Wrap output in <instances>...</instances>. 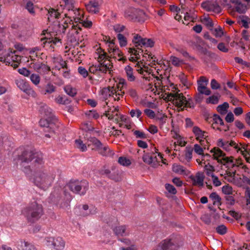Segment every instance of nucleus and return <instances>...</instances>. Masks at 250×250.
Masks as SVG:
<instances>
[{
    "mask_svg": "<svg viewBox=\"0 0 250 250\" xmlns=\"http://www.w3.org/2000/svg\"><path fill=\"white\" fill-rule=\"evenodd\" d=\"M117 39L118 40L120 45L121 47L125 46L127 45V40L126 38L123 35L120 33L117 35Z\"/></svg>",
    "mask_w": 250,
    "mask_h": 250,
    "instance_id": "50",
    "label": "nucleus"
},
{
    "mask_svg": "<svg viewBox=\"0 0 250 250\" xmlns=\"http://www.w3.org/2000/svg\"><path fill=\"white\" fill-rule=\"evenodd\" d=\"M208 146H204L200 144H196L194 145L193 150L197 154L202 155L204 154V149L206 148Z\"/></svg>",
    "mask_w": 250,
    "mask_h": 250,
    "instance_id": "46",
    "label": "nucleus"
},
{
    "mask_svg": "<svg viewBox=\"0 0 250 250\" xmlns=\"http://www.w3.org/2000/svg\"><path fill=\"white\" fill-rule=\"evenodd\" d=\"M210 157V156L209 154H203L196 159V162L199 166L204 167L205 165L209 164L208 161Z\"/></svg>",
    "mask_w": 250,
    "mask_h": 250,
    "instance_id": "36",
    "label": "nucleus"
},
{
    "mask_svg": "<svg viewBox=\"0 0 250 250\" xmlns=\"http://www.w3.org/2000/svg\"><path fill=\"white\" fill-rule=\"evenodd\" d=\"M30 79L31 81L35 85H37L39 84L40 82V77L39 75L36 74H32L30 75Z\"/></svg>",
    "mask_w": 250,
    "mask_h": 250,
    "instance_id": "53",
    "label": "nucleus"
},
{
    "mask_svg": "<svg viewBox=\"0 0 250 250\" xmlns=\"http://www.w3.org/2000/svg\"><path fill=\"white\" fill-rule=\"evenodd\" d=\"M167 98L168 101H172L179 110H183L188 104L186 98L181 93L171 92L167 95Z\"/></svg>",
    "mask_w": 250,
    "mask_h": 250,
    "instance_id": "9",
    "label": "nucleus"
},
{
    "mask_svg": "<svg viewBox=\"0 0 250 250\" xmlns=\"http://www.w3.org/2000/svg\"><path fill=\"white\" fill-rule=\"evenodd\" d=\"M222 192L226 195H231L233 193V190L231 187L229 185H225L222 187Z\"/></svg>",
    "mask_w": 250,
    "mask_h": 250,
    "instance_id": "60",
    "label": "nucleus"
},
{
    "mask_svg": "<svg viewBox=\"0 0 250 250\" xmlns=\"http://www.w3.org/2000/svg\"><path fill=\"white\" fill-rule=\"evenodd\" d=\"M100 72L109 74L112 71V64L109 60H104L99 64Z\"/></svg>",
    "mask_w": 250,
    "mask_h": 250,
    "instance_id": "28",
    "label": "nucleus"
},
{
    "mask_svg": "<svg viewBox=\"0 0 250 250\" xmlns=\"http://www.w3.org/2000/svg\"><path fill=\"white\" fill-rule=\"evenodd\" d=\"M78 24L80 25V26H83L85 28H90L92 25V22L89 20H84L83 19V21H81V22H79Z\"/></svg>",
    "mask_w": 250,
    "mask_h": 250,
    "instance_id": "58",
    "label": "nucleus"
},
{
    "mask_svg": "<svg viewBox=\"0 0 250 250\" xmlns=\"http://www.w3.org/2000/svg\"><path fill=\"white\" fill-rule=\"evenodd\" d=\"M64 4V17L59 21L57 25L49 26L46 30L43 31L45 36L43 40L44 47L46 49L53 51L55 45L61 43L60 40L55 36L58 34L64 33L66 28L73 23L78 24L83 19V11L74 6L73 0H61L60 6Z\"/></svg>",
    "mask_w": 250,
    "mask_h": 250,
    "instance_id": "1",
    "label": "nucleus"
},
{
    "mask_svg": "<svg viewBox=\"0 0 250 250\" xmlns=\"http://www.w3.org/2000/svg\"><path fill=\"white\" fill-rule=\"evenodd\" d=\"M71 28L67 34L68 40L71 43L77 44L79 41V34L81 31V28L78 24H72Z\"/></svg>",
    "mask_w": 250,
    "mask_h": 250,
    "instance_id": "17",
    "label": "nucleus"
},
{
    "mask_svg": "<svg viewBox=\"0 0 250 250\" xmlns=\"http://www.w3.org/2000/svg\"><path fill=\"white\" fill-rule=\"evenodd\" d=\"M79 73L83 78H86L88 76V72L87 70L82 66H79L78 68Z\"/></svg>",
    "mask_w": 250,
    "mask_h": 250,
    "instance_id": "63",
    "label": "nucleus"
},
{
    "mask_svg": "<svg viewBox=\"0 0 250 250\" xmlns=\"http://www.w3.org/2000/svg\"><path fill=\"white\" fill-rule=\"evenodd\" d=\"M129 113L131 117H137V118H139L142 113L139 109H135L131 110Z\"/></svg>",
    "mask_w": 250,
    "mask_h": 250,
    "instance_id": "59",
    "label": "nucleus"
},
{
    "mask_svg": "<svg viewBox=\"0 0 250 250\" xmlns=\"http://www.w3.org/2000/svg\"><path fill=\"white\" fill-rule=\"evenodd\" d=\"M126 84V82L124 79H120L116 86L109 87L108 88L109 96L112 97L114 101H119L123 98L125 94L123 90L124 85Z\"/></svg>",
    "mask_w": 250,
    "mask_h": 250,
    "instance_id": "10",
    "label": "nucleus"
},
{
    "mask_svg": "<svg viewBox=\"0 0 250 250\" xmlns=\"http://www.w3.org/2000/svg\"><path fill=\"white\" fill-rule=\"evenodd\" d=\"M225 166L229 168H233L236 167H240L244 169L246 168V166L243 164L241 158L234 159L233 157H229Z\"/></svg>",
    "mask_w": 250,
    "mask_h": 250,
    "instance_id": "23",
    "label": "nucleus"
},
{
    "mask_svg": "<svg viewBox=\"0 0 250 250\" xmlns=\"http://www.w3.org/2000/svg\"><path fill=\"white\" fill-rule=\"evenodd\" d=\"M85 114L88 119H98L100 117V114L95 110H90L87 111Z\"/></svg>",
    "mask_w": 250,
    "mask_h": 250,
    "instance_id": "40",
    "label": "nucleus"
},
{
    "mask_svg": "<svg viewBox=\"0 0 250 250\" xmlns=\"http://www.w3.org/2000/svg\"><path fill=\"white\" fill-rule=\"evenodd\" d=\"M129 52L131 55L135 56L137 59H139L141 55H143V50L140 47H139V49H138V47H137V49L130 48Z\"/></svg>",
    "mask_w": 250,
    "mask_h": 250,
    "instance_id": "48",
    "label": "nucleus"
},
{
    "mask_svg": "<svg viewBox=\"0 0 250 250\" xmlns=\"http://www.w3.org/2000/svg\"><path fill=\"white\" fill-rule=\"evenodd\" d=\"M229 107V104L225 102L222 104L218 105L217 107V110L221 114L224 115L227 113Z\"/></svg>",
    "mask_w": 250,
    "mask_h": 250,
    "instance_id": "45",
    "label": "nucleus"
},
{
    "mask_svg": "<svg viewBox=\"0 0 250 250\" xmlns=\"http://www.w3.org/2000/svg\"><path fill=\"white\" fill-rule=\"evenodd\" d=\"M121 241L129 246L127 248L121 247L120 248V250H137L136 247L134 245H131V242L129 240L125 239L121 240Z\"/></svg>",
    "mask_w": 250,
    "mask_h": 250,
    "instance_id": "43",
    "label": "nucleus"
},
{
    "mask_svg": "<svg viewBox=\"0 0 250 250\" xmlns=\"http://www.w3.org/2000/svg\"><path fill=\"white\" fill-rule=\"evenodd\" d=\"M40 111L42 117H52L51 109L46 105H44L42 106L40 110Z\"/></svg>",
    "mask_w": 250,
    "mask_h": 250,
    "instance_id": "38",
    "label": "nucleus"
},
{
    "mask_svg": "<svg viewBox=\"0 0 250 250\" xmlns=\"http://www.w3.org/2000/svg\"><path fill=\"white\" fill-rule=\"evenodd\" d=\"M87 146H92V149H100L101 148L102 144L100 141L94 137L90 138L87 141Z\"/></svg>",
    "mask_w": 250,
    "mask_h": 250,
    "instance_id": "34",
    "label": "nucleus"
},
{
    "mask_svg": "<svg viewBox=\"0 0 250 250\" xmlns=\"http://www.w3.org/2000/svg\"><path fill=\"white\" fill-rule=\"evenodd\" d=\"M236 11L239 13H244L247 9V5L240 2L235 6Z\"/></svg>",
    "mask_w": 250,
    "mask_h": 250,
    "instance_id": "49",
    "label": "nucleus"
},
{
    "mask_svg": "<svg viewBox=\"0 0 250 250\" xmlns=\"http://www.w3.org/2000/svg\"><path fill=\"white\" fill-rule=\"evenodd\" d=\"M205 170H206V174L208 176H211V175H214L213 172L214 171V167L208 164L207 165H205L204 167Z\"/></svg>",
    "mask_w": 250,
    "mask_h": 250,
    "instance_id": "52",
    "label": "nucleus"
},
{
    "mask_svg": "<svg viewBox=\"0 0 250 250\" xmlns=\"http://www.w3.org/2000/svg\"><path fill=\"white\" fill-rule=\"evenodd\" d=\"M82 128L86 131H92L93 127L90 123H84L82 125Z\"/></svg>",
    "mask_w": 250,
    "mask_h": 250,
    "instance_id": "64",
    "label": "nucleus"
},
{
    "mask_svg": "<svg viewBox=\"0 0 250 250\" xmlns=\"http://www.w3.org/2000/svg\"><path fill=\"white\" fill-rule=\"evenodd\" d=\"M40 125L45 127V132L48 133L45 134V136L50 138L58 132L60 124L56 120L53 119L52 117H42L40 121Z\"/></svg>",
    "mask_w": 250,
    "mask_h": 250,
    "instance_id": "6",
    "label": "nucleus"
},
{
    "mask_svg": "<svg viewBox=\"0 0 250 250\" xmlns=\"http://www.w3.org/2000/svg\"><path fill=\"white\" fill-rule=\"evenodd\" d=\"M35 159L32 165L30 181L39 188L44 190L51 186L55 178L53 172L48 171L44 165L42 156L38 153L25 151L21 157L22 162H27Z\"/></svg>",
    "mask_w": 250,
    "mask_h": 250,
    "instance_id": "2",
    "label": "nucleus"
},
{
    "mask_svg": "<svg viewBox=\"0 0 250 250\" xmlns=\"http://www.w3.org/2000/svg\"><path fill=\"white\" fill-rule=\"evenodd\" d=\"M217 144L227 151H234L237 153L240 152L242 146V144H237L233 141H223L221 139L218 140Z\"/></svg>",
    "mask_w": 250,
    "mask_h": 250,
    "instance_id": "12",
    "label": "nucleus"
},
{
    "mask_svg": "<svg viewBox=\"0 0 250 250\" xmlns=\"http://www.w3.org/2000/svg\"><path fill=\"white\" fill-rule=\"evenodd\" d=\"M173 246L170 239H166L162 241L158 245V248L161 250H168Z\"/></svg>",
    "mask_w": 250,
    "mask_h": 250,
    "instance_id": "37",
    "label": "nucleus"
},
{
    "mask_svg": "<svg viewBox=\"0 0 250 250\" xmlns=\"http://www.w3.org/2000/svg\"><path fill=\"white\" fill-rule=\"evenodd\" d=\"M189 178L193 186L202 187L204 185V176L202 173L198 172L194 176H190Z\"/></svg>",
    "mask_w": 250,
    "mask_h": 250,
    "instance_id": "26",
    "label": "nucleus"
},
{
    "mask_svg": "<svg viewBox=\"0 0 250 250\" xmlns=\"http://www.w3.org/2000/svg\"><path fill=\"white\" fill-rule=\"evenodd\" d=\"M216 230L217 232L219 234L224 235L227 232V229L225 226L222 225L218 226Z\"/></svg>",
    "mask_w": 250,
    "mask_h": 250,
    "instance_id": "61",
    "label": "nucleus"
},
{
    "mask_svg": "<svg viewBox=\"0 0 250 250\" xmlns=\"http://www.w3.org/2000/svg\"><path fill=\"white\" fill-rule=\"evenodd\" d=\"M202 22L208 28L213 26L212 20L208 17H205L201 20Z\"/></svg>",
    "mask_w": 250,
    "mask_h": 250,
    "instance_id": "56",
    "label": "nucleus"
},
{
    "mask_svg": "<svg viewBox=\"0 0 250 250\" xmlns=\"http://www.w3.org/2000/svg\"><path fill=\"white\" fill-rule=\"evenodd\" d=\"M108 119L113 120L116 123L123 122L127 123L129 119L125 116L119 114L118 107H113L108 110L105 114Z\"/></svg>",
    "mask_w": 250,
    "mask_h": 250,
    "instance_id": "15",
    "label": "nucleus"
},
{
    "mask_svg": "<svg viewBox=\"0 0 250 250\" xmlns=\"http://www.w3.org/2000/svg\"><path fill=\"white\" fill-rule=\"evenodd\" d=\"M65 10L64 4L63 6L57 5L56 9L54 8H50L48 10V20H52L54 19H59V17H64V11Z\"/></svg>",
    "mask_w": 250,
    "mask_h": 250,
    "instance_id": "18",
    "label": "nucleus"
},
{
    "mask_svg": "<svg viewBox=\"0 0 250 250\" xmlns=\"http://www.w3.org/2000/svg\"><path fill=\"white\" fill-rule=\"evenodd\" d=\"M144 154L142 159L145 163L150 165L151 167L156 168L160 166V162L166 165V160L163 158L162 154L158 152V150L154 147L153 150H151V155L149 153L144 151Z\"/></svg>",
    "mask_w": 250,
    "mask_h": 250,
    "instance_id": "5",
    "label": "nucleus"
},
{
    "mask_svg": "<svg viewBox=\"0 0 250 250\" xmlns=\"http://www.w3.org/2000/svg\"><path fill=\"white\" fill-rule=\"evenodd\" d=\"M201 7L203 9L208 12L215 11L219 8L218 5L216 2L209 1L203 2L201 4Z\"/></svg>",
    "mask_w": 250,
    "mask_h": 250,
    "instance_id": "29",
    "label": "nucleus"
},
{
    "mask_svg": "<svg viewBox=\"0 0 250 250\" xmlns=\"http://www.w3.org/2000/svg\"><path fill=\"white\" fill-rule=\"evenodd\" d=\"M209 198L212 201L214 205L219 206L221 205V198L216 193H211L209 195Z\"/></svg>",
    "mask_w": 250,
    "mask_h": 250,
    "instance_id": "41",
    "label": "nucleus"
},
{
    "mask_svg": "<svg viewBox=\"0 0 250 250\" xmlns=\"http://www.w3.org/2000/svg\"><path fill=\"white\" fill-rule=\"evenodd\" d=\"M240 153L247 162L250 163V145L242 144Z\"/></svg>",
    "mask_w": 250,
    "mask_h": 250,
    "instance_id": "32",
    "label": "nucleus"
},
{
    "mask_svg": "<svg viewBox=\"0 0 250 250\" xmlns=\"http://www.w3.org/2000/svg\"><path fill=\"white\" fill-rule=\"evenodd\" d=\"M23 213L29 222L33 223L42 216L43 210L41 205L34 202L23 210Z\"/></svg>",
    "mask_w": 250,
    "mask_h": 250,
    "instance_id": "4",
    "label": "nucleus"
},
{
    "mask_svg": "<svg viewBox=\"0 0 250 250\" xmlns=\"http://www.w3.org/2000/svg\"><path fill=\"white\" fill-rule=\"evenodd\" d=\"M192 131L195 139L203 146L208 145V136L207 132L202 130L197 126H194Z\"/></svg>",
    "mask_w": 250,
    "mask_h": 250,
    "instance_id": "13",
    "label": "nucleus"
},
{
    "mask_svg": "<svg viewBox=\"0 0 250 250\" xmlns=\"http://www.w3.org/2000/svg\"><path fill=\"white\" fill-rule=\"evenodd\" d=\"M118 163L124 166H128L131 164L130 161L125 157H120L118 159Z\"/></svg>",
    "mask_w": 250,
    "mask_h": 250,
    "instance_id": "55",
    "label": "nucleus"
},
{
    "mask_svg": "<svg viewBox=\"0 0 250 250\" xmlns=\"http://www.w3.org/2000/svg\"><path fill=\"white\" fill-rule=\"evenodd\" d=\"M208 82V79L203 76L201 77L197 81V90L199 94L196 98V101L198 102H201V94H205L207 96L210 95L211 91L207 87Z\"/></svg>",
    "mask_w": 250,
    "mask_h": 250,
    "instance_id": "11",
    "label": "nucleus"
},
{
    "mask_svg": "<svg viewBox=\"0 0 250 250\" xmlns=\"http://www.w3.org/2000/svg\"><path fill=\"white\" fill-rule=\"evenodd\" d=\"M75 147L81 151H85L87 150V146L81 139H77L75 141Z\"/></svg>",
    "mask_w": 250,
    "mask_h": 250,
    "instance_id": "42",
    "label": "nucleus"
},
{
    "mask_svg": "<svg viewBox=\"0 0 250 250\" xmlns=\"http://www.w3.org/2000/svg\"><path fill=\"white\" fill-rule=\"evenodd\" d=\"M170 61L173 65L176 66H179L182 64V61L175 56H171L170 58Z\"/></svg>",
    "mask_w": 250,
    "mask_h": 250,
    "instance_id": "57",
    "label": "nucleus"
},
{
    "mask_svg": "<svg viewBox=\"0 0 250 250\" xmlns=\"http://www.w3.org/2000/svg\"><path fill=\"white\" fill-rule=\"evenodd\" d=\"M219 96L212 95L206 99V103L207 104H216L219 102Z\"/></svg>",
    "mask_w": 250,
    "mask_h": 250,
    "instance_id": "47",
    "label": "nucleus"
},
{
    "mask_svg": "<svg viewBox=\"0 0 250 250\" xmlns=\"http://www.w3.org/2000/svg\"><path fill=\"white\" fill-rule=\"evenodd\" d=\"M150 64L146 65V64L144 62L140 61L137 62L135 65V67H136V71L138 73L144 75L143 79L145 81L150 82L151 79L152 80L153 78H152L150 76V74H151V76L153 78H155L156 79L157 82H155V85L153 86V85L149 83L148 87L146 88V90H150L155 95H159L163 90V87L161 85L162 82L158 76H154V74H153V69L152 67H150L148 66Z\"/></svg>",
    "mask_w": 250,
    "mask_h": 250,
    "instance_id": "3",
    "label": "nucleus"
},
{
    "mask_svg": "<svg viewBox=\"0 0 250 250\" xmlns=\"http://www.w3.org/2000/svg\"><path fill=\"white\" fill-rule=\"evenodd\" d=\"M224 122L223 120L218 115H215L213 116L212 118V123L211 127L215 130H218L220 131H227L228 130V127L224 128Z\"/></svg>",
    "mask_w": 250,
    "mask_h": 250,
    "instance_id": "22",
    "label": "nucleus"
},
{
    "mask_svg": "<svg viewBox=\"0 0 250 250\" xmlns=\"http://www.w3.org/2000/svg\"><path fill=\"white\" fill-rule=\"evenodd\" d=\"M132 42L136 47H151L154 45V42L149 39L143 38L141 36L134 34Z\"/></svg>",
    "mask_w": 250,
    "mask_h": 250,
    "instance_id": "16",
    "label": "nucleus"
},
{
    "mask_svg": "<svg viewBox=\"0 0 250 250\" xmlns=\"http://www.w3.org/2000/svg\"><path fill=\"white\" fill-rule=\"evenodd\" d=\"M210 152L212 154L214 159L216 160L218 163L225 166L229 157L225 156V153L220 148L214 147L210 150Z\"/></svg>",
    "mask_w": 250,
    "mask_h": 250,
    "instance_id": "20",
    "label": "nucleus"
},
{
    "mask_svg": "<svg viewBox=\"0 0 250 250\" xmlns=\"http://www.w3.org/2000/svg\"><path fill=\"white\" fill-rule=\"evenodd\" d=\"M17 53V51H12L11 49L5 51L0 56V61L16 68L19 66L21 61V57Z\"/></svg>",
    "mask_w": 250,
    "mask_h": 250,
    "instance_id": "7",
    "label": "nucleus"
},
{
    "mask_svg": "<svg viewBox=\"0 0 250 250\" xmlns=\"http://www.w3.org/2000/svg\"><path fill=\"white\" fill-rule=\"evenodd\" d=\"M16 84L18 87L25 93L30 95L35 93L34 90L29 86L28 83L22 79L16 80Z\"/></svg>",
    "mask_w": 250,
    "mask_h": 250,
    "instance_id": "24",
    "label": "nucleus"
},
{
    "mask_svg": "<svg viewBox=\"0 0 250 250\" xmlns=\"http://www.w3.org/2000/svg\"><path fill=\"white\" fill-rule=\"evenodd\" d=\"M102 4V0H91L85 5V6L89 13L96 14L99 12Z\"/></svg>",
    "mask_w": 250,
    "mask_h": 250,
    "instance_id": "21",
    "label": "nucleus"
},
{
    "mask_svg": "<svg viewBox=\"0 0 250 250\" xmlns=\"http://www.w3.org/2000/svg\"><path fill=\"white\" fill-rule=\"evenodd\" d=\"M65 189L69 188L71 191L81 195L85 194L88 189L89 184L86 180L70 181L65 187Z\"/></svg>",
    "mask_w": 250,
    "mask_h": 250,
    "instance_id": "8",
    "label": "nucleus"
},
{
    "mask_svg": "<svg viewBox=\"0 0 250 250\" xmlns=\"http://www.w3.org/2000/svg\"><path fill=\"white\" fill-rule=\"evenodd\" d=\"M30 67L40 73H45L50 70V67L39 62L31 63Z\"/></svg>",
    "mask_w": 250,
    "mask_h": 250,
    "instance_id": "25",
    "label": "nucleus"
},
{
    "mask_svg": "<svg viewBox=\"0 0 250 250\" xmlns=\"http://www.w3.org/2000/svg\"><path fill=\"white\" fill-rule=\"evenodd\" d=\"M96 53L97 55V59L99 62L103 61L108 60V56L104 50L101 48H98L96 50Z\"/></svg>",
    "mask_w": 250,
    "mask_h": 250,
    "instance_id": "39",
    "label": "nucleus"
},
{
    "mask_svg": "<svg viewBox=\"0 0 250 250\" xmlns=\"http://www.w3.org/2000/svg\"><path fill=\"white\" fill-rule=\"evenodd\" d=\"M171 135L172 138L177 140L175 144H177L178 145L181 146H185L186 144V142L184 141L183 137L179 134L178 131L175 130H172L171 131Z\"/></svg>",
    "mask_w": 250,
    "mask_h": 250,
    "instance_id": "33",
    "label": "nucleus"
},
{
    "mask_svg": "<svg viewBox=\"0 0 250 250\" xmlns=\"http://www.w3.org/2000/svg\"><path fill=\"white\" fill-rule=\"evenodd\" d=\"M64 90L67 95L71 97L75 96L77 94V90L76 88L73 87L72 86L70 85H66L64 87Z\"/></svg>",
    "mask_w": 250,
    "mask_h": 250,
    "instance_id": "44",
    "label": "nucleus"
},
{
    "mask_svg": "<svg viewBox=\"0 0 250 250\" xmlns=\"http://www.w3.org/2000/svg\"><path fill=\"white\" fill-rule=\"evenodd\" d=\"M54 237H47L44 239V245L49 248L53 249Z\"/></svg>",
    "mask_w": 250,
    "mask_h": 250,
    "instance_id": "54",
    "label": "nucleus"
},
{
    "mask_svg": "<svg viewBox=\"0 0 250 250\" xmlns=\"http://www.w3.org/2000/svg\"><path fill=\"white\" fill-rule=\"evenodd\" d=\"M33 1L34 0H29V1L23 2L26 3V8L32 14L34 13Z\"/></svg>",
    "mask_w": 250,
    "mask_h": 250,
    "instance_id": "51",
    "label": "nucleus"
},
{
    "mask_svg": "<svg viewBox=\"0 0 250 250\" xmlns=\"http://www.w3.org/2000/svg\"><path fill=\"white\" fill-rule=\"evenodd\" d=\"M107 223L117 236H123L128 234L126 227L125 225H120L116 219L113 218Z\"/></svg>",
    "mask_w": 250,
    "mask_h": 250,
    "instance_id": "14",
    "label": "nucleus"
},
{
    "mask_svg": "<svg viewBox=\"0 0 250 250\" xmlns=\"http://www.w3.org/2000/svg\"><path fill=\"white\" fill-rule=\"evenodd\" d=\"M165 188L167 189V190L170 194H175L177 192L176 188L174 187L173 186L170 184H166Z\"/></svg>",
    "mask_w": 250,
    "mask_h": 250,
    "instance_id": "62",
    "label": "nucleus"
},
{
    "mask_svg": "<svg viewBox=\"0 0 250 250\" xmlns=\"http://www.w3.org/2000/svg\"><path fill=\"white\" fill-rule=\"evenodd\" d=\"M172 170L179 175H188L189 174V171L186 168L177 164H174L172 165Z\"/></svg>",
    "mask_w": 250,
    "mask_h": 250,
    "instance_id": "27",
    "label": "nucleus"
},
{
    "mask_svg": "<svg viewBox=\"0 0 250 250\" xmlns=\"http://www.w3.org/2000/svg\"><path fill=\"white\" fill-rule=\"evenodd\" d=\"M124 70L127 80L131 82H134L136 77L134 74L133 68L130 66L127 65L125 67Z\"/></svg>",
    "mask_w": 250,
    "mask_h": 250,
    "instance_id": "35",
    "label": "nucleus"
},
{
    "mask_svg": "<svg viewBox=\"0 0 250 250\" xmlns=\"http://www.w3.org/2000/svg\"><path fill=\"white\" fill-rule=\"evenodd\" d=\"M65 246V242L61 237H54L53 249L55 250H63Z\"/></svg>",
    "mask_w": 250,
    "mask_h": 250,
    "instance_id": "31",
    "label": "nucleus"
},
{
    "mask_svg": "<svg viewBox=\"0 0 250 250\" xmlns=\"http://www.w3.org/2000/svg\"><path fill=\"white\" fill-rule=\"evenodd\" d=\"M17 248L19 250H37L32 244L21 240L17 243Z\"/></svg>",
    "mask_w": 250,
    "mask_h": 250,
    "instance_id": "30",
    "label": "nucleus"
},
{
    "mask_svg": "<svg viewBox=\"0 0 250 250\" xmlns=\"http://www.w3.org/2000/svg\"><path fill=\"white\" fill-rule=\"evenodd\" d=\"M108 50L111 57L119 61L124 60V57L122 52L115 44V43H113L112 42L108 45Z\"/></svg>",
    "mask_w": 250,
    "mask_h": 250,
    "instance_id": "19",
    "label": "nucleus"
}]
</instances>
